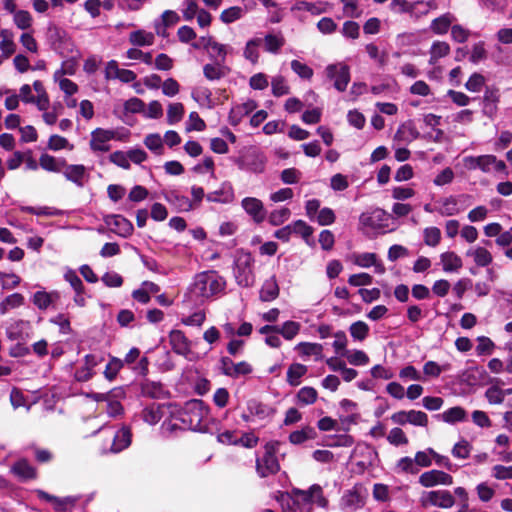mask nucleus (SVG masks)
<instances>
[{
  "label": "nucleus",
  "instance_id": "nucleus-1",
  "mask_svg": "<svg viewBox=\"0 0 512 512\" xmlns=\"http://www.w3.org/2000/svg\"><path fill=\"white\" fill-rule=\"evenodd\" d=\"M225 288L224 280L215 272L204 271L195 275L188 288L186 297L192 302L203 303L205 300L222 292Z\"/></svg>",
  "mask_w": 512,
  "mask_h": 512
},
{
  "label": "nucleus",
  "instance_id": "nucleus-2",
  "mask_svg": "<svg viewBox=\"0 0 512 512\" xmlns=\"http://www.w3.org/2000/svg\"><path fill=\"white\" fill-rule=\"evenodd\" d=\"M463 167L473 171L479 169L483 173L502 172L507 175L506 164L495 155L465 156L462 158Z\"/></svg>",
  "mask_w": 512,
  "mask_h": 512
},
{
  "label": "nucleus",
  "instance_id": "nucleus-3",
  "mask_svg": "<svg viewBox=\"0 0 512 512\" xmlns=\"http://www.w3.org/2000/svg\"><path fill=\"white\" fill-rule=\"evenodd\" d=\"M280 443L271 441L265 444L264 453L256 458V471L262 478L276 474L280 470V465L276 457Z\"/></svg>",
  "mask_w": 512,
  "mask_h": 512
},
{
  "label": "nucleus",
  "instance_id": "nucleus-4",
  "mask_svg": "<svg viewBox=\"0 0 512 512\" xmlns=\"http://www.w3.org/2000/svg\"><path fill=\"white\" fill-rule=\"evenodd\" d=\"M209 416V408L202 400L189 401L182 415V422L191 430H201Z\"/></svg>",
  "mask_w": 512,
  "mask_h": 512
},
{
  "label": "nucleus",
  "instance_id": "nucleus-5",
  "mask_svg": "<svg viewBox=\"0 0 512 512\" xmlns=\"http://www.w3.org/2000/svg\"><path fill=\"white\" fill-rule=\"evenodd\" d=\"M254 259L250 253L239 252L235 260L234 276L238 285L242 287L252 286L255 277L253 273Z\"/></svg>",
  "mask_w": 512,
  "mask_h": 512
},
{
  "label": "nucleus",
  "instance_id": "nucleus-6",
  "mask_svg": "<svg viewBox=\"0 0 512 512\" xmlns=\"http://www.w3.org/2000/svg\"><path fill=\"white\" fill-rule=\"evenodd\" d=\"M387 220V213L383 209L376 208L372 211L364 212L360 215V229L366 234L370 232H376L386 226Z\"/></svg>",
  "mask_w": 512,
  "mask_h": 512
},
{
  "label": "nucleus",
  "instance_id": "nucleus-7",
  "mask_svg": "<svg viewBox=\"0 0 512 512\" xmlns=\"http://www.w3.org/2000/svg\"><path fill=\"white\" fill-rule=\"evenodd\" d=\"M119 139L118 132L114 129L96 128L91 132L89 141L93 152H108L111 149L110 142Z\"/></svg>",
  "mask_w": 512,
  "mask_h": 512
},
{
  "label": "nucleus",
  "instance_id": "nucleus-8",
  "mask_svg": "<svg viewBox=\"0 0 512 512\" xmlns=\"http://www.w3.org/2000/svg\"><path fill=\"white\" fill-rule=\"evenodd\" d=\"M418 483L423 488L430 489L436 486H451L454 483V478L443 470L430 469L419 475Z\"/></svg>",
  "mask_w": 512,
  "mask_h": 512
},
{
  "label": "nucleus",
  "instance_id": "nucleus-9",
  "mask_svg": "<svg viewBox=\"0 0 512 512\" xmlns=\"http://www.w3.org/2000/svg\"><path fill=\"white\" fill-rule=\"evenodd\" d=\"M332 9V4L327 1L308 2L305 0H297L291 6V12L299 19H302L303 13H310L317 16Z\"/></svg>",
  "mask_w": 512,
  "mask_h": 512
},
{
  "label": "nucleus",
  "instance_id": "nucleus-10",
  "mask_svg": "<svg viewBox=\"0 0 512 512\" xmlns=\"http://www.w3.org/2000/svg\"><path fill=\"white\" fill-rule=\"evenodd\" d=\"M328 79L334 81V87L342 92L346 90L350 81L349 67L344 63L330 64L325 68Z\"/></svg>",
  "mask_w": 512,
  "mask_h": 512
},
{
  "label": "nucleus",
  "instance_id": "nucleus-11",
  "mask_svg": "<svg viewBox=\"0 0 512 512\" xmlns=\"http://www.w3.org/2000/svg\"><path fill=\"white\" fill-rule=\"evenodd\" d=\"M366 495L360 487H353L344 492L340 500V507L344 512H355L365 505Z\"/></svg>",
  "mask_w": 512,
  "mask_h": 512
},
{
  "label": "nucleus",
  "instance_id": "nucleus-12",
  "mask_svg": "<svg viewBox=\"0 0 512 512\" xmlns=\"http://www.w3.org/2000/svg\"><path fill=\"white\" fill-rule=\"evenodd\" d=\"M267 158L265 155L257 150H253L247 155L237 160V165L240 169L248 170L255 174L263 173L265 170Z\"/></svg>",
  "mask_w": 512,
  "mask_h": 512
},
{
  "label": "nucleus",
  "instance_id": "nucleus-13",
  "mask_svg": "<svg viewBox=\"0 0 512 512\" xmlns=\"http://www.w3.org/2000/svg\"><path fill=\"white\" fill-rule=\"evenodd\" d=\"M292 494L295 497L297 504L313 503V496L317 495L316 504L320 507H327L328 500L324 497L322 487L318 484L312 485L308 490L293 489Z\"/></svg>",
  "mask_w": 512,
  "mask_h": 512
},
{
  "label": "nucleus",
  "instance_id": "nucleus-14",
  "mask_svg": "<svg viewBox=\"0 0 512 512\" xmlns=\"http://www.w3.org/2000/svg\"><path fill=\"white\" fill-rule=\"evenodd\" d=\"M241 207L244 212L253 220L260 224L266 218V209L263 202L256 197H245L241 200Z\"/></svg>",
  "mask_w": 512,
  "mask_h": 512
},
{
  "label": "nucleus",
  "instance_id": "nucleus-15",
  "mask_svg": "<svg viewBox=\"0 0 512 512\" xmlns=\"http://www.w3.org/2000/svg\"><path fill=\"white\" fill-rule=\"evenodd\" d=\"M169 342L175 353L192 360L191 342L181 330H172L169 333Z\"/></svg>",
  "mask_w": 512,
  "mask_h": 512
},
{
  "label": "nucleus",
  "instance_id": "nucleus-16",
  "mask_svg": "<svg viewBox=\"0 0 512 512\" xmlns=\"http://www.w3.org/2000/svg\"><path fill=\"white\" fill-rule=\"evenodd\" d=\"M104 221L112 232L121 237H128L133 232L132 223L121 215H108Z\"/></svg>",
  "mask_w": 512,
  "mask_h": 512
},
{
  "label": "nucleus",
  "instance_id": "nucleus-17",
  "mask_svg": "<svg viewBox=\"0 0 512 512\" xmlns=\"http://www.w3.org/2000/svg\"><path fill=\"white\" fill-rule=\"evenodd\" d=\"M209 202L229 204L235 200V192L230 182H223L220 187L206 195Z\"/></svg>",
  "mask_w": 512,
  "mask_h": 512
},
{
  "label": "nucleus",
  "instance_id": "nucleus-18",
  "mask_svg": "<svg viewBox=\"0 0 512 512\" xmlns=\"http://www.w3.org/2000/svg\"><path fill=\"white\" fill-rule=\"evenodd\" d=\"M351 259L355 265L361 268H369L374 266L375 272L379 274H382L385 271L383 264L378 261L377 255L375 253H354Z\"/></svg>",
  "mask_w": 512,
  "mask_h": 512
},
{
  "label": "nucleus",
  "instance_id": "nucleus-19",
  "mask_svg": "<svg viewBox=\"0 0 512 512\" xmlns=\"http://www.w3.org/2000/svg\"><path fill=\"white\" fill-rule=\"evenodd\" d=\"M222 371L225 375L230 377H238L240 375H246L252 372V367L249 363L242 361L239 363H233L228 357L221 359Z\"/></svg>",
  "mask_w": 512,
  "mask_h": 512
},
{
  "label": "nucleus",
  "instance_id": "nucleus-20",
  "mask_svg": "<svg viewBox=\"0 0 512 512\" xmlns=\"http://www.w3.org/2000/svg\"><path fill=\"white\" fill-rule=\"evenodd\" d=\"M230 71V67L227 66L225 62L221 61H213L212 63H207L203 67V74L209 81L220 80L226 77Z\"/></svg>",
  "mask_w": 512,
  "mask_h": 512
},
{
  "label": "nucleus",
  "instance_id": "nucleus-21",
  "mask_svg": "<svg viewBox=\"0 0 512 512\" xmlns=\"http://www.w3.org/2000/svg\"><path fill=\"white\" fill-rule=\"evenodd\" d=\"M257 108V103L254 100H247L246 102L232 107L229 113L230 124L236 126L240 121L253 112Z\"/></svg>",
  "mask_w": 512,
  "mask_h": 512
},
{
  "label": "nucleus",
  "instance_id": "nucleus-22",
  "mask_svg": "<svg viewBox=\"0 0 512 512\" xmlns=\"http://www.w3.org/2000/svg\"><path fill=\"white\" fill-rule=\"evenodd\" d=\"M30 323L25 320H12L6 328L7 337L10 340H20L28 337Z\"/></svg>",
  "mask_w": 512,
  "mask_h": 512
},
{
  "label": "nucleus",
  "instance_id": "nucleus-23",
  "mask_svg": "<svg viewBox=\"0 0 512 512\" xmlns=\"http://www.w3.org/2000/svg\"><path fill=\"white\" fill-rule=\"evenodd\" d=\"M466 256L471 257L477 267H487L493 261L491 252L482 246H474L467 250Z\"/></svg>",
  "mask_w": 512,
  "mask_h": 512
},
{
  "label": "nucleus",
  "instance_id": "nucleus-24",
  "mask_svg": "<svg viewBox=\"0 0 512 512\" xmlns=\"http://www.w3.org/2000/svg\"><path fill=\"white\" fill-rule=\"evenodd\" d=\"M99 360L95 355L87 354L84 357V365L75 371L74 377L79 382H86L92 378L93 369L97 366Z\"/></svg>",
  "mask_w": 512,
  "mask_h": 512
},
{
  "label": "nucleus",
  "instance_id": "nucleus-25",
  "mask_svg": "<svg viewBox=\"0 0 512 512\" xmlns=\"http://www.w3.org/2000/svg\"><path fill=\"white\" fill-rule=\"evenodd\" d=\"M419 136L420 133L417 131V129L412 123H404L400 125L399 128L397 129L393 140L398 144H408L418 139Z\"/></svg>",
  "mask_w": 512,
  "mask_h": 512
},
{
  "label": "nucleus",
  "instance_id": "nucleus-26",
  "mask_svg": "<svg viewBox=\"0 0 512 512\" xmlns=\"http://www.w3.org/2000/svg\"><path fill=\"white\" fill-rule=\"evenodd\" d=\"M442 269L446 273L458 272L463 267V261L459 255L453 251L443 252L440 255Z\"/></svg>",
  "mask_w": 512,
  "mask_h": 512
},
{
  "label": "nucleus",
  "instance_id": "nucleus-27",
  "mask_svg": "<svg viewBox=\"0 0 512 512\" xmlns=\"http://www.w3.org/2000/svg\"><path fill=\"white\" fill-rule=\"evenodd\" d=\"M0 51L4 58H9L16 51L14 33L9 29H0Z\"/></svg>",
  "mask_w": 512,
  "mask_h": 512
},
{
  "label": "nucleus",
  "instance_id": "nucleus-28",
  "mask_svg": "<svg viewBox=\"0 0 512 512\" xmlns=\"http://www.w3.org/2000/svg\"><path fill=\"white\" fill-rule=\"evenodd\" d=\"M64 168H65V170H64L63 174H64V177L68 181H71V182L77 184L78 186L83 185V179L86 175V168L84 165H81V164L67 165L65 163Z\"/></svg>",
  "mask_w": 512,
  "mask_h": 512
},
{
  "label": "nucleus",
  "instance_id": "nucleus-29",
  "mask_svg": "<svg viewBox=\"0 0 512 512\" xmlns=\"http://www.w3.org/2000/svg\"><path fill=\"white\" fill-rule=\"evenodd\" d=\"M450 45L445 41H434L429 50V64L435 65L450 53Z\"/></svg>",
  "mask_w": 512,
  "mask_h": 512
},
{
  "label": "nucleus",
  "instance_id": "nucleus-30",
  "mask_svg": "<svg viewBox=\"0 0 512 512\" xmlns=\"http://www.w3.org/2000/svg\"><path fill=\"white\" fill-rule=\"evenodd\" d=\"M295 350L301 357L314 356L315 360L322 358L323 346L319 343L300 342L295 346Z\"/></svg>",
  "mask_w": 512,
  "mask_h": 512
},
{
  "label": "nucleus",
  "instance_id": "nucleus-31",
  "mask_svg": "<svg viewBox=\"0 0 512 512\" xmlns=\"http://www.w3.org/2000/svg\"><path fill=\"white\" fill-rule=\"evenodd\" d=\"M39 166L45 171L58 173L65 166V160L43 153L39 157Z\"/></svg>",
  "mask_w": 512,
  "mask_h": 512
},
{
  "label": "nucleus",
  "instance_id": "nucleus-32",
  "mask_svg": "<svg viewBox=\"0 0 512 512\" xmlns=\"http://www.w3.org/2000/svg\"><path fill=\"white\" fill-rule=\"evenodd\" d=\"M454 20L455 17L451 13H445L431 22L430 29L437 35H444Z\"/></svg>",
  "mask_w": 512,
  "mask_h": 512
},
{
  "label": "nucleus",
  "instance_id": "nucleus-33",
  "mask_svg": "<svg viewBox=\"0 0 512 512\" xmlns=\"http://www.w3.org/2000/svg\"><path fill=\"white\" fill-rule=\"evenodd\" d=\"M265 50L272 54H277L285 44V38L282 33H269L264 37Z\"/></svg>",
  "mask_w": 512,
  "mask_h": 512
},
{
  "label": "nucleus",
  "instance_id": "nucleus-34",
  "mask_svg": "<svg viewBox=\"0 0 512 512\" xmlns=\"http://www.w3.org/2000/svg\"><path fill=\"white\" fill-rule=\"evenodd\" d=\"M131 443V433L127 428H122L116 432L113 443L110 448L112 452H120L127 448Z\"/></svg>",
  "mask_w": 512,
  "mask_h": 512
},
{
  "label": "nucleus",
  "instance_id": "nucleus-35",
  "mask_svg": "<svg viewBox=\"0 0 512 512\" xmlns=\"http://www.w3.org/2000/svg\"><path fill=\"white\" fill-rule=\"evenodd\" d=\"M394 471L397 474L416 475L419 473V468L416 467L414 458L404 456L397 460L394 466Z\"/></svg>",
  "mask_w": 512,
  "mask_h": 512
},
{
  "label": "nucleus",
  "instance_id": "nucleus-36",
  "mask_svg": "<svg viewBox=\"0 0 512 512\" xmlns=\"http://www.w3.org/2000/svg\"><path fill=\"white\" fill-rule=\"evenodd\" d=\"M53 78L54 81L58 83L59 88L64 92L65 96L69 97L78 92L77 84L63 77V71H55Z\"/></svg>",
  "mask_w": 512,
  "mask_h": 512
},
{
  "label": "nucleus",
  "instance_id": "nucleus-37",
  "mask_svg": "<svg viewBox=\"0 0 512 512\" xmlns=\"http://www.w3.org/2000/svg\"><path fill=\"white\" fill-rule=\"evenodd\" d=\"M316 438V431L314 428L306 426L300 430L293 431L289 435V441L294 445L302 444L308 440Z\"/></svg>",
  "mask_w": 512,
  "mask_h": 512
},
{
  "label": "nucleus",
  "instance_id": "nucleus-38",
  "mask_svg": "<svg viewBox=\"0 0 512 512\" xmlns=\"http://www.w3.org/2000/svg\"><path fill=\"white\" fill-rule=\"evenodd\" d=\"M180 20V17L175 11L166 10L162 14V22L155 24V30L158 35H166V27L175 25Z\"/></svg>",
  "mask_w": 512,
  "mask_h": 512
},
{
  "label": "nucleus",
  "instance_id": "nucleus-39",
  "mask_svg": "<svg viewBox=\"0 0 512 512\" xmlns=\"http://www.w3.org/2000/svg\"><path fill=\"white\" fill-rule=\"evenodd\" d=\"M307 367L300 363H293L287 370L286 380L291 386H298L300 379L307 373Z\"/></svg>",
  "mask_w": 512,
  "mask_h": 512
},
{
  "label": "nucleus",
  "instance_id": "nucleus-40",
  "mask_svg": "<svg viewBox=\"0 0 512 512\" xmlns=\"http://www.w3.org/2000/svg\"><path fill=\"white\" fill-rule=\"evenodd\" d=\"M441 419L448 424H455L466 420V411L459 406H455L445 410L441 415Z\"/></svg>",
  "mask_w": 512,
  "mask_h": 512
},
{
  "label": "nucleus",
  "instance_id": "nucleus-41",
  "mask_svg": "<svg viewBox=\"0 0 512 512\" xmlns=\"http://www.w3.org/2000/svg\"><path fill=\"white\" fill-rule=\"evenodd\" d=\"M279 295V287L276 278L272 276L266 280L260 291V298L263 301H272Z\"/></svg>",
  "mask_w": 512,
  "mask_h": 512
},
{
  "label": "nucleus",
  "instance_id": "nucleus-42",
  "mask_svg": "<svg viewBox=\"0 0 512 512\" xmlns=\"http://www.w3.org/2000/svg\"><path fill=\"white\" fill-rule=\"evenodd\" d=\"M129 41L135 46H151L155 41V36L151 32L137 30L130 33Z\"/></svg>",
  "mask_w": 512,
  "mask_h": 512
},
{
  "label": "nucleus",
  "instance_id": "nucleus-43",
  "mask_svg": "<svg viewBox=\"0 0 512 512\" xmlns=\"http://www.w3.org/2000/svg\"><path fill=\"white\" fill-rule=\"evenodd\" d=\"M301 324L296 321H286L281 326L277 325V333L281 334L285 340H293L300 332Z\"/></svg>",
  "mask_w": 512,
  "mask_h": 512
},
{
  "label": "nucleus",
  "instance_id": "nucleus-44",
  "mask_svg": "<svg viewBox=\"0 0 512 512\" xmlns=\"http://www.w3.org/2000/svg\"><path fill=\"white\" fill-rule=\"evenodd\" d=\"M413 9L410 12L411 17L419 18L429 13L430 10L437 9V3L435 0H417L412 1Z\"/></svg>",
  "mask_w": 512,
  "mask_h": 512
},
{
  "label": "nucleus",
  "instance_id": "nucleus-45",
  "mask_svg": "<svg viewBox=\"0 0 512 512\" xmlns=\"http://www.w3.org/2000/svg\"><path fill=\"white\" fill-rule=\"evenodd\" d=\"M437 212L442 216H453L459 213L458 201L455 197L450 196L442 199L437 207Z\"/></svg>",
  "mask_w": 512,
  "mask_h": 512
},
{
  "label": "nucleus",
  "instance_id": "nucleus-46",
  "mask_svg": "<svg viewBox=\"0 0 512 512\" xmlns=\"http://www.w3.org/2000/svg\"><path fill=\"white\" fill-rule=\"evenodd\" d=\"M261 43H262L261 38H253V39L248 40L245 45V48L243 51V56L245 59L250 61L252 64H256L259 60L258 49H259Z\"/></svg>",
  "mask_w": 512,
  "mask_h": 512
},
{
  "label": "nucleus",
  "instance_id": "nucleus-47",
  "mask_svg": "<svg viewBox=\"0 0 512 512\" xmlns=\"http://www.w3.org/2000/svg\"><path fill=\"white\" fill-rule=\"evenodd\" d=\"M318 393L315 388L310 386L302 387L296 395L297 404L301 406L311 405L316 402Z\"/></svg>",
  "mask_w": 512,
  "mask_h": 512
},
{
  "label": "nucleus",
  "instance_id": "nucleus-48",
  "mask_svg": "<svg viewBox=\"0 0 512 512\" xmlns=\"http://www.w3.org/2000/svg\"><path fill=\"white\" fill-rule=\"evenodd\" d=\"M232 52V48L228 45L215 42L210 49L207 50L208 56L213 61L225 62L227 55Z\"/></svg>",
  "mask_w": 512,
  "mask_h": 512
},
{
  "label": "nucleus",
  "instance_id": "nucleus-49",
  "mask_svg": "<svg viewBox=\"0 0 512 512\" xmlns=\"http://www.w3.org/2000/svg\"><path fill=\"white\" fill-rule=\"evenodd\" d=\"M12 471L23 480L33 479L36 477V470L26 460H19L16 462L12 467Z\"/></svg>",
  "mask_w": 512,
  "mask_h": 512
},
{
  "label": "nucleus",
  "instance_id": "nucleus-50",
  "mask_svg": "<svg viewBox=\"0 0 512 512\" xmlns=\"http://www.w3.org/2000/svg\"><path fill=\"white\" fill-rule=\"evenodd\" d=\"M13 22L18 29L26 31L32 28L33 17L26 10H18L13 14Z\"/></svg>",
  "mask_w": 512,
  "mask_h": 512
},
{
  "label": "nucleus",
  "instance_id": "nucleus-51",
  "mask_svg": "<svg viewBox=\"0 0 512 512\" xmlns=\"http://www.w3.org/2000/svg\"><path fill=\"white\" fill-rule=\"evenodd\" d=\"M47 148L51 151H60L64 149L72 151L74 149V145L65 137L53 134L48 139Z\"/></svg>",
  "mask_w": 512,
  "mask_h": 512
},
{
  "label": "nucleus",
  "instance_id": "nucleus-52",
  "mask_svg": "<svg viewBox=\"0 0 512 512\" xmlns=\"http://www.w3.org/2000/svg\"><path fill=\"white\" fill-rule=\"evenodd\" d=\"M24 303V297L19 293H14L4 298L0 303V313L6 314L11 309L20 307Z\"/></svg>",
  "mask_w": 512,
  "mask_h": 512
},
{
  "label": "nucleus",
  "instance_id": "nucleus-53",
  "mask_svg": "<svg viewBox=\"0 0 512 512\" xmlns=\"http://www.w3.org/2000/svg\"><path fill=\"white\" fill-rule=\"evenodd\" d=\"M245 14V9L240 6H232L222 11L220 20L225 24L233 23L241 19Z\"/></svg>",
  "mask_w": 512,
  "mask_h": 512
},
{
  "label": "nucleus",
  "instance_id": "nucleus-54",
  "mask_svg": "<svg viewBox=\"0 0 512 512\" xmlns=\"http://www.w3.org/2000/svg\"><path fill=\"white\" fill-rule=\"evenodd\" d=\"M167 200L171 204L175 205L180 211H190L194 208L193 201H191L188 197L178 193H171L169 196H167Z\"/></svg>",
  "mask_w": 512,
  "mask_h": 512
},
{
  "label": "nucleus",
  "instance_id": "nucleus-55",
  "mask_svg": "<svg viewBox=\"0 0 512 512\" xmlns=\"http://www.w3.org/2000/svg\"><path fill=\"white\" fill-rule=\"evenodd\" d=\"M433 448H426L425 450L417 451L414 455V461L417 468H428L433 464Z\"/></svg>",
  "mask_w": 512,
  "mask_h": 512
},
{
  "label": "nucleus",
  "instance_id": "nucleus-56",
  "mask_svg": "<svg viewBox=\"0 0 512 512\" xmlns=\"http://www.w3.org/2000/svg\"><path fill=\"white\" fill-rule=\"evenodd\" d=\"M184 115V106L182 103H170L167 109V122L174 125L180 122Z\"/></svg>",
  "mask_w": 512,
  "mask_h": 512
},
{
  "label": "nucleus",
  "instance_id": "nucleus-57",
  "mask_svg": "<svg viewBox=\"0 0 512 512\" xmlns=\"http://www.w3.org/2000/svg\"><path fill=\"white\" fill-rule=\"evenodd\" d=\"M456 503L455 497L449 490L437 489V507L450 509Z\"/></svg>",
  "mask_w": 512,
  "mask_h": 512
},
{
  "label": "nucleus",
  "instance_id": "nucleus-58",
  "mask_svg": "<svg viewBox=\"0 0 512 512\" xmlns=\"http://www.w3.org/2000/svg\"><path fill=\"white\" fill-rule=\"evenodd\" d=\"M349 331L354 340L363 341L369 334V326L363 321H357L351 324Z\"/></svg>",
  "mask_w": 512,
  "mask_h": 512
},
{
  "label": "nucleus",
  "instance_id": "nucleus-59",
  "mask_svg": "<svg viewBox=\"0 0 512 512\" xmlns=\"http://www.w3.org/2000/svg\"><path fill=\"white\" fill-rule=\"evenodd\" d=\"M387 441L393 446H402L409 443L405 432L399 427L392 428L389 431L387 435Z\"/></svg>",
  "mask_w": 512,
  "mask_h": 512
},
{
  "label": "nucleus",
  "instance_id": "nucleus-60",
  "mask_svg": "<svg viewBox=\"0 0 512 512\" xmlns=\"http://www.w3.org/2000/svg\"><path fill=\"white\" fill-rule=\"evenodd\" d=\"M342 356H345L348 362L355 366H364L369 362V357L361 350L345 351Z\"/></svg>",
  "mask_w": 512,
  "mask_h": 512
},
{
  "label": "nucleus",
  "instance_id": "nucleus-61",
  "mask_svg": "<svg viewBox=\"0 0 512 512\" xmlns=\"http://www.w3.org/2000/svg\"><path fill=\"white\" fill-rule=\"evenodd\" d=\"M142 417L143 420L150 425L157 424L162 418L160 407L155 404L146 407L142 412Z\"/></svg>",
  "mask_w": 512,
  "mask_h": 512
},
{
  "label": "nucleus",
  "instance_id": "nucleus-62",
  "mask_svg": "<svg viewBox=\"0 0 512 512\" xmlns=\"http://www.w3.org/2000/svg\"><path fill=\"white\" fill-rule=\"evenodd\" d=\"M471 451V444L467 440L461 439L453 446L451 453L453 457L457 459H467L470 456Z\"/></svg>",
  "mask_w": 512,
  "mask_h": 512
},
{
  "label": "nucleus",
  "instance_id": "nucleus-63",
  "mask_svg": "<svg viewBox=\"0 0 512 512\" xmlns=\"http://www.w3.org/2000/svg\"><path fill=\"white\" fill-rule=\"evenodd\" d=\"M424 243L430 247H436L441 241V231L437 227H427L423 231Z\"/></svg>",
  "mask_w": 512,
  "mask_h": 512
},
{
  "label": "nucleus",
  "instance_id": "nucleus-64",
  "mask_svg": "<svg viewBox=\"0 0 512 512\" xmlns=\"http://www.w3.org/2000/svg\"><path fill=\"white\" fill-rule=\"evenodd\" d=\"M57 297V293H47L45 291H38L33 295V303L39 309H47L53 301V297Z\"/></svg>",
  "mask_w": 512,
  "mask_h": 512
}]
</instances>
